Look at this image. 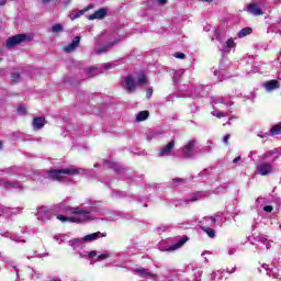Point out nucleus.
<instances>
[{
  "label": "nucleus",
  "instance_id": "1",
  "mask_svg": "<svg viewBox=\"0 0 281 281\" xmlns=\"http://www.w3.org/2000/svg\"><path fill=\"white\" fill-rule=\"evenodd\" d=\"M56 212L74 214V216L70 217L65 215H57V220L61 223H67V221H69L70 223H85L86 221H93V217H91V212H93V209L85 210L80 207L65 206V204L59 203L57 205Z\"/></svg>",
  "mask_w": 281,
  "mask_h": 281
},
{
  "label": "nucleus",
  "instance_id": "2",
  "mask_svg": "<svg viewBox=\"0 0 281 281\" xmlns=\"http://www.w3.org/2000/svg\"><path fill=\"white\" fill-rule=\"evenodd\" d=\"M83 172L85 169L82 168L50 169L47 172V177L53 181H65V175L76 177L78 175H82Z\"/></svg>",
  "mask_w": 281,
  "mask_h": 281
},
{
  "label": "nucleus",
  "instance_id": "3",
  "mask_svg": "<svg viewBox=\"0 0 281 281\" xmlns=\"http://www.w3.org/2000/svg\"><path fill=\"white\" fill-rule=\"evenodd\" d=\"M56 210L57 206L55 209L42 206L37 210L36 217L38 221H49L54 216V212H56Z\"/></svg>",
  "mask_w": 281,
  "mask_h": 281
},
{
  "label": "nucleus",
  "instance_id": "4",
  "mask_svg": "<svg viewBox=\"0 0 281 281\" xmlns=\"http://www.w3.org/2000/svg\"><path fill=\"white\" fill-rule=\"evenodd\" d=\"M215 35L216 41H218L222 45V47L220 48V52H222V54H229V52L234 49V47H236V42H234V38H228L224 43L223 40H221V36H218V32H216Z\"/></svg>",
  "mask_w": 281,
  "mask_h": 281
},
{
  "label": "nucleus",
  "instance_id": "5",
  "mask_svg": "<svg viewBox=\"0 0 281 281\" xmlns=\"http://www.w3.org/2000/svg\"><path fill=\"white\" fill-rule=\"evenodd\" d=\"M114 65L112 63L104 64L101 68L98 67H91L87 70V75L90 78H93V76H100V74H104V71L109 69H113Z\"/></svg>",
  "mask_w": 281,
  "mask_h": 281
},
{
  "label": "nucleus",
  "instance_id": "6",
  "mask_svg": "<svg viewBox=\"0 0 281 281\" xmlns=\"http://www.w3.org/2000/svg\"><path fill=\"white\" fill-rule=\"evenodd\" d=\"M123 87L128 91V93H135V91H137V82L131 75L123 77Z\"/></svg>",
  "mask_w": 281,
  "mask_h": 281
},
{
  "label": "nucleus",
  "instance_id": "7",
  "mask_svg": "<svg viewBox=\"0 0 281 281\" xmlns=\"http://www.w3.org/2000/svg\"><path fill=\"white\" fill-rule=\"evenodd\" d=\"M27 41V35L25 34H18L14 36H11L7 41V47H16V45H21V43H25Z\"/></svg>",
  "mask_w": 281,
  "mask_h": 281
},
{
  "label": "nucleus",
  "instance_id": "8",
  "mask_svg": "<svg viewBox=\"0 0 281 281\" xmlns=\"http://www.w3.org/2000/svg\"><path fill=\"white\" fill-rule=\"evenodd\" d=\"M257 172L261 177H267L269 175H272L273 172V165L269 162H263L257 166Z\"/></svg>",
  "mask_w": 281,
  "mask_h": 281
},
{
  "label": "nucleus",
  "instance_id": "9",
  "mask_svg": "<svg viewBox=\"0 0 281 281\" xmlns=\"http://www.w3.org/2000/svg\"><path fill=\"white\" fill-rule=\"evenodd\" d=\"M244 10L248 12V14H252V16H261V14H263L260 4L257 2H251L249 5L245 7Z\"/></svg>",
  "mask_w": 281,
  "mask_h": 281
},
{
  "label": "nucleus",
  "instance_id": "10",
  "mask_svg": "<svg viewBox=\"0 0 281 281\" xmlns=\"http://www.w3.org/2000/svg\"><path fill=\"white\" fill-rule=\"evenodd\" d=\"M175 139H171L167 145L161 147L158 153V157H170L172 155V149L175 148Z\"/></svg>",
  "mask_w": 281,
  "mask_h": 281
},
{
  "label": "nucleus",
  "instance_id": "11",
  "mask_svg": "<svg viewBox=\"0 0 281 281\" xmlns=\"http://www.w3.org/2000/svg\"><path fill=\"white\" fill-rule=\"evenodd\" d=\"M98 238H106V233L97 232L86 235L83 237V243H93V240H98Z\"/></svg>",
  "mask_w": 281,
  "mask_h": 281
},
{
  "label": "nucleus",
  "instance_id": "12",
  "mask_svg": "<svg viewBox=\"0 0 281 281\" xmlns=\"http://www.w3.org/2000/svg\"><path fill=\"white\" fill-rule=\"evenodd\" d=\"M0 186L1 188H4L5 190H16L19 188H21V183L14 181V182H10L8 180H1L0 179Z\"/></svg>",
  "mask_w": 281,
  "mask_h": 281
},
{
  "label": "nucleus",
  "instance_id": "13",
  "mask_svg": "<svg viewBox=\"0 0 281 281\" xmlns=\"http://www.w3.org/2000/svg\"><path fill=\"white\" fill-rule=\"evenodd\" d=\"M80 45V36H76L72 42L64 47V52L66 54H71V52H76V48Z\"/></svg>",
  "mask_w": 281,
  "mask_h": 281
},
{
  "label": "nucleus",
  "instance_id": "14",
  "mask_svg": "<svg viewBox=\"0 0 281 281\" xmlns=\"http://www.w3.org/2000/svg\"><path fill=\"white\" fill-rule=\"evenodd\" d=\"M262 87L266 91L271 92L276 91V89H280V82L278 80H269L262 83Z\"/></svg>",
  "mask_w": 281,
  "mask_h": 281
},
{
  "label": "nucleus",
  "instance_id": "15",
  "mask_svg": "<svg viewBox=\"0 0 281 281\" xmlns=\"http://www.w3.org/2000/svg\"><path fill=\"white\" fill-rule=\"evenodd\" d=\"M136 276H140V278H155V273L150 272V270L146 268H137L134 270Z\"/></svg>",
  "mask_w": 281,
  "mask_h": 281
},
{
  "label": "nucleus",
  "instance_id": "16",
  "mask_svg": "<svg viewBox=\"0 0 281 281\" xmlns=\"http://www.w3.org/2000/svg\"><path fill=\"white\" fill-rule=\"evenodd\" d=\"M46 121L45 117L43 116H36L33 119V128L34 131H41V128H43V126H45Z\"/></svg>",
  "mask_w": 281,
  "mask_h": 281
},
{
  "label": "nucleus",
  "instance_id": "17",
  "mask_svg": "<svg viewBox=\"0 0 281 281\" xmlns=\"http://www.w3.org/2000/svg\"><path fill=\"white\" fill-rule=\"evenodd\" d=\"M196 140H190L183 148V157H190L192 155V149L194 148Z\"/></svg>",
  "mask_w": 281,
  "mask_h": 281
},
{
  "label": "nucleus",
  "instance_id": "18",
  "mask_svg": "<svg viewBox=\"0 0 281 281\" xmlns=\"http://www.w3.org/2000/svg\"><path fill=\"white\" fill-rule=\"evenodd\" d=\"M20 209H11L8 206H0V212L1 214H4V216L10 217L12 214L19 213Z\"/></svg>",
  "mask_w": 281,
  "mask_h": 281
},
{
  "label": "nucleus",
  "instance_id": "19",
  "mask_svg": "<svg viewBox=\"0 0 281 281\" xmlns=\"http://www.w3.org/2000/svg\"><path fill=\"white\" fill-rule=\"evenodd\" d=\"M91 8H93V5L90 4L85 10H79L77 12H72L70 14L71 21H76V19H80V16H82V14H85V12H89V10H91Z\"/></svg>",
  "mask_w": 281,
  "mask_h": 281
},
{
  "label": "nucleus",
  "instance_id": "20",
  "mask_svg": "<svg viewBox=\"0 0 281 281\" xmlns=\"http://www.w3.org/2000/svg\"><path fill=\"white\" fill-rule=\"evenodd\" d=\"M105 16H106V10L105 9H99L92 15L89 16V20L94 21V19H104Z\"/></svg>",
  "mask_w": 281,
  "mask_h": 281
},
{
  "label": "nucleus",
  "instance_id": "21",
  "mask_svg": "<svg viewBox=\"0 0 281 281\" xmlns=\"http://www.w3.org/2000/svg\"><path fill=\"white\" fill-rule=\"evenodd\" d=\"M82 245H85L83 238H81V239L75 238L72 240H69V246L72 247V249H80V247H82Z\"/></svg>",
  "mask_w": 281,
  "mask_h": 281
},
{
  "label": "nucleus",
  "instance_id": "22",
  "mask_svg": "<svg viewBox=\"0 0 281 281\" xmlns=\"http://www.w3.org/2000/svg\"><path fill=\"white\" fill-rule=\"evenodd\" d=\"M252 32H254V29L247 26V27L241 29V30L238 32L237 36H238L239 38H245V36H249V34H251Z\"/></svg>",
  "mask_w": 281,
  "mask_h": 281
},
{
  "label": "nucleus",
  "instance_id": "23",
  "mask_svg": "<svg viewBox=\"0 0 281 281\" xmlns=\"http://www.w3.org/2000/svg\"><path fill=\"white\" fill-rule=\"evenodd\" d=\"M188 243V237H181L177 244H173L170 246V249L175 251V249H179L180 247H183Z\"/></svg>",
  "mask_w": 281,
  "mask_h": 281
},
{
  "label": "nucleus",
  "instance_id": "24",
  "mask_svg": "<svg viewBox=\"0 0 281 281\" xmlns=\"http://www.w3.org/2000/svg\"><path fill=\"white\" fill-rule=\"evenodd\" d=\"M150 115V113L148 111H140L137 115H136V121L137 122H144V120H148V116Z\"/></svg>",
  "mask_w": 281,
  "mask_h": 281
},
{
  "label": "nucleus",
  "instance_id": "25",
  "mask_svg": "<svg viewBox=\"0 0 281 281\" xmlns=\"http://www.w3.org/2000/svg\"><path fill=\"white\" fill-rule=\"evenodd\" d=\"M148 83V78L146 77V75L144 74H140L137 78V83H136V87H144V85H147Z\"/></svg>",
  "mask_w": 281,
  "mask_h": 281
},
{
  "label": "nucleus",
  "instance_id": "26",
  "mask_svg": "<svg viewBox=\"0 0 281 281\" xmlns=\"http://www.w3.org/2000/svg\"><path fill=\"white\" fill-rule=\"evenodd\" d=\"M202 232H205L210 238H214L216 236V232L209 226H201Z\"/></svg>",
  "mask_w": 281,
  "mask_h": 281
},
{
  "label": "nucleus",
  "instance_id": "27",
  "mask_svg": "<svg viewBox=\"0 0 281 281\" xmlns=\"http://www.w3.org/2000/svg\"><path fill=\"white\" fill-rule=\"evenodd\" d=\"M115 45V43H111V44H108L101 48H97L94 49V54H106V52H109V47H113Z\"/></svg>",
  "mask_w": 281,
  "mask_h": 281
},
{
  "label": "nucleus",
  "instance_id": "28",
  "mask_svg": "<svg viewBox=\"0 0 281 281\" xmlns=\"http://www.w3.org/2000/svg\"><path fill=\"white\" fill-rule=\"evenodd\" d=\"M273 155H276L274 156V160L276 159H278V157H280V153H278V149H273V150H270V151H268V153H266L265 155H263V157L266 158V159H269V157H273Z\"/></svg>",
  "mask_w": 281,
  "mask_h": 281
},
{
  "label": "nucleus",
  "instance_id": "29",
  "mask_svg": "<svg viewBox=\"0 0 281 281\" xmlns=\"http://www.w3.org/2000/svg\"><path fill=\"white\" fill-rule=\"evenodd\" d=\"M270 133L272 135H281V123L272 126V128L270 130Z\"/></svg>",
  "mask_w": 281,
  "mask_h": 281
},
{
  "label": "nucleus",
  "instance_id": "30",
  "mask_svg": "<svg viewBox=\"0 0 281 281\" xmlns=\"http://www.w3.org/2000/svg\"><path fill=\"white\" fill-rule=\"evenodd\" d=\"M201 199H203V192H196L191 195L189 201L191 202L201 201Z\"/></svg>",
  "mask_w": 281,
  "mask_h": 281
},
{
  "label": "nucleus",
  "instance_id": "31",
  "mask_svg": "<svg viewBox=\"0 0 281 281\" xmlns=\"http://www.w3.org/2000/svg\"><path fill=\"white\" fill-rule=\"evenodd\" d=\"M52 32L53 34H59V32H63V26L61 24H54L52 26Z\"/></svg>",
  "mask_w": 281,
  "mask_h": 281
},
{
  "label": "nucleus",
  "instance_id": "32",
  "mask_svg": "<svg viewBox=\"0 0 281 281\" xmlns=\"http://www.w3.org/2000/svg\"><path fill=\"white\" fill-rule=\"evenodd\" d=\"M213 102L215 104H226V106H229V103H227V101L223 97L216 98Z\"/></svg>",
  "mask_w": 281,
  "mask_h": 281
},
{
  "label": "nucleus",
  "instance_id": "33",
  "mask_svg": "<svg viewBox=\"0 0 281 281\" xmlns=\"http://www.w3.org/2000/svg\"><path fill=\"white\" fill-rule=\"evenodd\" d=\"M11 80L12 82H19L21 80V75L19 72H12Z\"/></svg>",
  "mask_w": 281,
  "mask_h": 281
},
{
  "label": "nucleus",
  "instance_id": "34",
  "mask_svg": "<svg viewBox=\"0 0 281 281\" xmlns=\"http://www.w3.org/2000/svg\"><path fill=\"white\" fill-rule=\"evenodd\" d=\"M112 196L113 199H122V196H125V194L122 191H113Z\"/></svg>",
  "mask_w": 281,
  "mask_h": 281
},
{
  "label": "nucleus",
  "instance_id": "35",
  "mask_svg": "<svg viewBox=\"0 0 281 281\" xmlns=\"http://www.w3.org/2000/svg\"><path fill=\"white\" fill-rule=\"evenodd\" d=\"M204 221H210V227H214L216 225V217L211 216V217H204Z\"/></svg>",
  "mask_w": 281,
  "mask_h": 281
},
{
  "label": "nucleus",
  "instance_id": "36",
  "mask_svg": "<svg viewBox=\"0 0 281 281\" xmlns=\"http://www.w3.org/2000/svg\"><path fill=\"white\" fill-rule=\"evenodd\" d=\"M11 240H14V243H25V239L21 238L19 235H12Z\"/></svg>",
  "mask_w": 281,
  "mask_h": 281
},
{
  "label": "nucleus",
  "instance_id": "37",
  "mask_svg": "<svg viewBox=\"0 0 281 281\" xmlns=\"http://www.w3.org/2000/svg\"><path fill=\"white\" fill-rule=\"evenodd\" d=\"M258 240H259V243H262V245H266V243L269 241V239H267V238L265 237V235L258 236Z\"/></svg>",
  "mask_w": 281,
  "mask_h": 281
},
{
  "label": "nucleus",
  "instance_id": "38",
  "mask_svg": "<svg viewBox=\"0 0 281 281\" xmlns=\"http://www.w3.org/2000/svg\"><path fill=\"white\" fill-rule=\"evenodd\" d=\"M213 115H214L215 117L221 119V117H225V116H227L228 114H227V113H225V112H217V113H213Z\"/></svg>",
  "mask_w": 281,
  "mask_h": 281
},
{
  "label": "nucleus",
  "instance_id": "39",
  "mask_svg": "<svg viewBox=\"0 0 281 281\" xmlns=\"http://www.w3.org/2000/svg\"><path fill=\"white\" fill-rule=\"evenodd\" d=\"M110 254H101L98 256V260H106V258H110Z\"/></svg>",
  "mask_w": 281,
  "mask_h": 281
},
{
  "label": "nucleus",
  "instance_id": "40",
  "mask_svg": "<svg viewBox=\"0 0 281 281\" xmlns=\"http://www.w3.org/2000/svg\"><path fill=\"white\" fill-rule=\"evenodd\" d=\"M158 135H159V133L154 132V133L147 135V139H148V140L155 139V137H157Z\"/></svg>",
  "mask_w": 281,
  "mask_h": 281
},
{
  "label": "nucleus",
  "instance_id": "41",
  "mask_svg": "<svg viewBox=\"0 0 281 281\" xmlns=\"http://www.w3.org/2000/svg\"><path fill=\"white\" fill-rule=\"evenodd\" d=\"M175 58H179L180 60H183V58H186V54H183V53H176L175 54Z\"/></svg>",
  "mask_w": 281,
  "mask_h": 281
},
{
  "label": "nucleus",
  "instance_id": "42",
  "mask_svg": "<svg viewBox=\"0 0 281 281\" xmlns=\"http://www.w3.org/2000/svg\"><path fill=\"white\" fill-rule=\"evenodd\" d=\"M263 212H268V213L273 212V206H271V205L263 206Z\"/></svg>",
  "mask_w": 281,
  "mask_h": 281
},
{
  "label": "nucleus",
  "instance_id": "43",
  "mask_svg": "<svg viewBox=\"0 0 281 281\" xmlns=\"http://www.w3.org/2000/svg\"><path fill=\"white\" fill-rule=\"evenodd\" d=\"M26 112H27V110L25 109V106H23V105L18 106V113H26Z\"/></svg>",
  "mask_w": 281,
  "mask_h": 281
},
{
  "label": "nucleus",
  "instance_id": "44",
  "mask_svg": "<svg viewBox=\"0 0 281 281\" xmlns=\"http://www.w3.org/2000/svg\"><path fill=\"white\" fill-rule=\"evenodd\" d=\"M146 95H147L148 99L153 98V87H149L147 89Z\"/></svg>",
  "mask_w": 281,
  "mask_h": 281
},
{
  "label": "nucleus",
  "instance_id": "45",
  "mask_svg": "<svg viewBox=\"0 0 281 281\" xmlns=\"http://www.w3.org/2000/svg\"><path fill=\"white\" fill-rule=\"evenodd\" d=\"M88 256H89V258H95V256H98V251L92 250V251L89 252Z\"/></svg>",
  "mask_w": 281,
  "mask_h": 281
},
{
  "label": "nucleus",
  "instance_id": "46",
  "mask_svg": "<svg viewBox=\"0 0 281 281\" xmlns=\"http://www.w3.org/2000/svg\"><path fill=\"white\" fill-rule=\"evenodd\" d=\"M229 134H227V135H225L224 137H223V142L225 143V144H229Z\"/></svg>",
  "mask_w": 281,
  "mask_h": 281
},
{
  "label": "nucleus",
  "instance_id": "47",
  "mask_svg": "<svg viewBox=\"0 0 281 281\" xmlns=\"http://www.w3.org/2000/svg\"><path fill=\"white\" fill-rule=\"evenodd\" d=\"M169 228H170V226H160V227H158V232H166Z\"/></svg>",
  "mask_w": 281,
  "mask_h": 281
},
{
  "label": "nucleus",
  "instance_id": "48",
  "mask_svg": "<svg viewBox=\"0 0 281 281\" xmlns=\"http://www.w3.org/2000/svg\"><path fill=\"white\" fill-rule=\"evenodd\" d=\"M173 183H186V180L176 178L173 179Z\"/></svg>",
  "mask_w": 281,
  "mask_h": 281
},
{
  "label": "nucleus",
  "instance_id": "49",
  "mask_svg": "<svg viewBox=\"0 0 281 281\" xmlns=\"http://www.w3.org/2000/svg\"><path fill=\"white\" fill-rule=\"evenodd\" d=\"M234 254H236V248H229L228 256H234Z\"/></svg>",
  "mask_w": 281,
  "mask_h": 281
},
{
  "label": "nucleus",
  "instance_id": "50",
  "mask_svg": "<svg viewBox=\"0 0 281 281\" xmlns=\"http://www.w3.org/2000/svg\"><path fill=\"white\" fill-rule=\"evenodd\" d=\"M240 161V156L236 157L234 160H233V164H238Z\"/></svg>",
  "mask_w": 281,
  "mask_h": 281
},
{
  "label": "nucleus",
  "instance_id": "51",
  "mask_svg": "<svg viewBox=\"0 0 281 281\" xmlns=\"http://www.w3.org/2000/svg\"><path fill=\"white\" fill-rule=\"evenodd\" d=\"M64 5H69L71 3V0H63Z\"/></svg>",
  "mask_w": 281,
  "mask_h": 281
},
{
  "label": "nucleus",
  "instance_id": "52",
  "mask_svg": "<svg viewBox=\"0 0 281 281\" xmlns=\"http://www.w3.org/2000/svg\"><path fill=\"white\" fill-rule=\"evenodd\" d=\"M265 245H266L267 249H271V241L268 240Z\"/></svg>",
  "mask_w": 281,
  "mask_h": 281
},
{
  "label": "nucleus",
  "instance_id": "53",
  "mask_svg": "<svg viewBox=\"0 0 281 281\" xmlns=\"http://www.w3.org/2000/svg\"><path fill=\"white\" fill-rule=\"evenodd\" d=\"M178 78H179V72H176V75L173 76V82H177Z\"/></svg>",
  "mask_w": 281,
  "mask_h": 281
},
{
  "label": "nucleus",
  "instance_id": "54",
  "mask_svg": "<svg viewBox=\"0 0 281 281\" xmlns=\"http://www.w3.org/2000/svg\"><path fill=\"white\" fill-rule=\"evenodd\" d=\"M168 0H158V3L160 4V5H165V3L167 2Z\"/></svg>",
  "mask_w": 281,
  "mask_h": 281
},
{
  "label": "nucleus",
  "instance_id": "55",
  "mask_svg": "<svg viewBox=\"0 0 281 281\" xmlns=\"http://www.w3.org/2000/svg\"><path fill=\"white\" fill-rule=\"evenodd\" d=\"M234 271H236V267L232 268L231 270H227V273H234Z\"/></svg>",
  "mask_w": 281,
  "mask_h": 281
},
{
  "label": "nucleus",
  "instance_id": "56",
  "mask_svg": "<svg viewBox=\"0 0 281 281\" xmlns=\"http://www.w3.org/2000/svg\"><path fill=\"white\" fill-rule=\"evenodd\" d=\"M8 3V0H0V5H5Z\"/></svg>",
  "mask_w": 281,
  "mask_h": 281
},
{
  "label": "nucleus",
  "instance_id": "57",
  "mask_svg": "<svg viewBox=\"0 0 281 281\" xmlns=\"http://www.w3.org/2000/svg\"><path fill=\"white\" fill-rule=\"evenodd\" d=\"M258 137H269V133H265L263 135L258 134Z\"/></svg>",
  "mask_w": 281,
  "mask_h": 281
},
{
  "label": "nucleus",
  "instance_id": "58",
  "mask_svg": "<svg viewBox=\"0 0 281 281\" xmlns=\"http://www.w3.org/2000/svg\"><path fill=\"white\" fill-rule=\"evenodd\" d=\"M43 3H50L52 0H42Z\"/></svg>",
  "mask_w": 281,
  "mask_h": 281
},
{
  "label": "nucleus",
  "instance_id": "59",
  "mask_svg": "<svg viewBox=\"0 0 281 281\" xmlns=\"http://www.w3.org/2000/svg\"><path fill=\"white\" fill-rule=\"evenodd\" d=\"M254 155H256V151H251L249 157H254Z\"/></svg>",
  "mask_w": 281,
  "mask_h": 281
},
{
  "label": "nucleus",
  "instance_id": "60",
  "mask_svg": "<svg viewBox=\"0 0 281 281\" xmlns=\"http://www.w3.org/2000/svg\"><path fill=\"white\" fill-rule=\"evenodd\" d=\"M201 1H204L206 3H212V0H201Z\"/></svg>",
  "mask_w": 281,
  "mask_h": 281
},
{
  "label": "nucleus",
  "instance_id": "61",
  "mask_svg": "<svg viewBox=\"0 0 281 281\" xmlns=\"http://www.w3.org/2000/svg\"><path fill=\"white\" fill-rule=\"evenodd\" d=\"M1 148H3V144H1V142H0V150H1Z\"/></svg>",
  "mask_w": 281,
  "mask_h": 281
},
{
  "label": "nucleus",
  "instance_id": "62",
  "mask_svg": "<svg viewBox=\"0 0 281 281\" xmlns=\"http://www.w3.org/2000/svg\"><path fill=\"white\" fill-rule=\"evenodd\" d=\"M14 271H16V276H19V270H16V268H14Z\"/></svg>",
  "mask_w": 281,
  "mask_h": 281
},
{
  "label": "nucleus",
  "instance_id": "63",
  "mask_svg": "<svg viewBox=\"0 0 281 281\" xmlns=\"http://www.w3.org/2000/svg\"><path fill=\"white\" fill-rule=\"evenodd\" d=\"M33 278H38V276H33Z\"/></svg>",
  "mask_w": 281,
  "mask_h": 281
},
{
  "label": "nucleus",
  "instance_id": "64",
  "mask_svg": "<svg viewBox=\"0 0 281 281\" xmlns=\"http://www.w3.org/2000/svg\"><path fill=\"white\" fill-rule=\"evenodd\" d=\"M212 278H213V280H215V277H214V274H213V277H212Z\"/></svg>",
  "mask_w": 281,
  "mask_h": 281
}]
</instances>
